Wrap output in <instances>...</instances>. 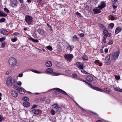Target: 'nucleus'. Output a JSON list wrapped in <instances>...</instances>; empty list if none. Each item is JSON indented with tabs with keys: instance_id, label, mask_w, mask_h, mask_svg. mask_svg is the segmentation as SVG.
Masks as SVG:
<instances>
[{
	"instance_id": "nucleus-46",
	"label": "nucleus",
	"mask_w": 122,
	"mask_h": 122,
	"mask_svg": "<svg viewBox=\"0 0 122 122\" xmlns=\"http://www.w3.org/2000/svg\"><path fill=\"white\" fill-rule=\"evenodd\" d=\"M113 41L112 40H110L109 41V42L107 43L108 44V45H111L113 44Z\"/></svg>"
},
{
	"instance_id": "nucleus-7",
	"label": "nucleus",
	"mask_w": 122,
	"mask_h": 122,
	"mask_svg": "<svg viewBox=\"0 0 122 122\" xmlns=\"http://www.w3.org/2000/svg\"><path fill=\"white\" fill-rule=\"evenodd\" d=\"M64 57L66 59L70 62L73 58V56L72 54H65L64 55Z\"/></svg>"
},
{
	"instance_id": "nucleus-59",
	"label": "nucleus",
	"mask_w": 122,
	"mask_h": 122,
	"mask_svg": "<svg viewBox=\"0 0 122 122\" xmlns=\"http://www.w3.org/2000/svg\"><path fill=\"white\" fill-rule=\"evenodd\" d=\"M99 61H98V60H96L95 61L94 63H95L96 64L97 63H99Z\"/></svg>"
},
{
	"instance_id": "nucleus-33",
	"label": "nucleus",
	"mask_w": 122,
	"mask_h": 122,
	"mask_svg": "<svg viewBox=\"0 0 122 122\" xmlns=\"http://www.w3.org/2000/svg\"><path fill=\"white\" fill-rule=\"evenodd\" d=\"M50 51H51L52 50V47L50 46H47L46 47Z\"/></svg>"
},
{
	"instance_id": "nucleus-31",
	"label": "nucleus",
	"mask_w": 122,
	"mask_h": 122,
	"mask_svg": "<svg viewBox=\"0 0 122 122\" xmlns=\"http://www.w3.org/2000/svg\"><path fill=\"white\" fill-rule=\"evenodd\" d=\"M2 45L1 46V48H3L5 47V41H3L1 42Z\"/></svg>"
},
{
	"instance_id": "nucleus-56",
	"label": "nucleus",
	"mask_w": 122,
	"mask_h": 122,
	"mask_svg": "<svg viewBox=\"0 0 122 122\" xmlns=\"http://www.w3.org/2000/svg\"><path fill=\"white\" fill-rule=\"evenodd\" d=\"M91 112L94 115H97V116H98V115H97V114L95 112H93L92 111H91Z\"/></svg>"
},
{
	"instance_id": "nucleus-24",
	"label": "nucleus",
	"mask_w": 122,
	"mask_h": 122,
	"mask_svg": "<svg viewBox=\"0 0 122 122\" xmlns=\"http://www.w3.org/2000/svg\"><path fill=\"white\" fill-rule=\"evenodd\" d=\"M28 39L29 40H32L35 43H38L39 42V41L38 40L34 39L32 37L29 38Z\"/></svg>"
},
{
	"instance_id": "nucleus-42",
	"label": "nucleus",
	"mask_w": 122,
	"mask_h": 122,
	"mask_svg": "<svg viewBox=\"0 0 122 122\" xmlns=\"http://www.w3.org/2000/svg\"><path fill=\"white\" fill-rule=\"evenodd\" d=\"M110 16L111 18V20H113L115 19V18L113 16V15H110Z\"/></svg>"
},
{
	"instance_id": "nucleus-12",
	"label": "nucleus",
	"mask_w": 122,
	"mask_h": 122,
	"mask_svg": "<svg viewBox=\"0 0 122 122\" xmlns=\"http://www.w3.org/2000/svg\"><path fill=\"white\" fill-rule=\"evenodd\" d=\"M103 34L104 36H105L107 37H110L111 36V33H109L107 30H103Z\"/></svg>"
},
{
	"instance_id": "nucleus-27",
	"label": "nucleus",
	"mask_w": 122,
	"mask_h": 122,
	"mask_svg": "<svg viewBox=\"0 0 122 122\" xmlns=\"http://www.w3.org/2000/svg\"><path fill=\"white\" fill-rule=\"evenodd\" d=\"M83 59L85 61H86L88 60V57L86 55H84L82 57Z\"/></svg>"
},
{
	"instance_id": "nucleus-51",
	"label": "nucleus",
	"mask_w": 122,
	"mask_h": 122,
	"mask_svg": "<svg viewBox=\"0 0 122 122\" xmlns=\"http://www.w3.org/2000/svg\"><path fill=\"white\" fill-rule=\"evenodd\" d=\"M47 26L48 27H49L51 29V31H52L53 30L52 28V27L50 25H49V24H47Z\"/></svg>"
},
{
	"instance_id": "nucleus-3",
	"label": "nucleus",
	"mask_w": 122,
	"mask_h": 122,
	"mask_svg": "<svg viewBox=\"0 0 122 122\" xmlns=\"http://www.w3.org/2000/svg\"><path fill=\"white\" fill-rule=\"evenodd\" d=\"M56 89V91L54 92V94L56 95L58 94L59 93H61L64 95H68L67 93L64 91L59 88H56L51 89V90Z\"/></svg>"
},
{
	"instance_id": "nucleus-34",
	"label": "nucleus",
	"mask_w": 122,
	"mask_h": 122,
	"mask_svg": "<svg viewBox=\"0 0 122 122\" xmlns=\"http://www.w3.org/2000/svg\"><path fill=\"white\" fill-rule=\"evenodd\" d=\"M114 26V24L112 23H111L109 25V27H110V28H112Z\"/></svg>"
},
{
	"instance_id": "nucleus-55",
	"label": "nucleus",
	"mask_w": 122,
	"mask_h": 122,
	"mask_svg": "<svg viewBox=\"0 0 122 122\" xmlns=\"http://www.w3.org/2000/svg\"><path fill=\"white\" fill-rule=\"evenodd\" d=\"M72 76L74 78H76L77 77V76L76 74H72Z\"/></svg>"
},
{
	"instance_id": "nucleus-16",
	"label": "nucleus",
	"mask_w": 122,
	"mask_h": 122,
	"mask_svg": "<svg viewBox=\"0 0 122 122\" xmlns=\"http://www.w3.org/2000/svg\"><path fill=\"white\" fill-rule=\"evenodd\" d=\"M32 111L34 114L35 115H37L39 114V110L38 109H34L32 110Z\"/></svg>"
},
{
	"instance_id": "nucleus-43",
	"label": "nucleus",
	"mask_w": 122,
	"mask_h": 122,
	"mask_svg": "<svg viewBox=\"0 0 122 122\" xmlns=\"http://www.w3.org/2000/svg\"><path fill=\"white\" fill-rule=\"evenodd\" d=\"M5 38L4 37H1V38H0V42L2 41L5 40Z\"/></svg>"
},
{
	"instance_id": "nucleus-10",
	"label": "nucleus",
	"mask_w": 122,
	"mask_h": 122,
	"mask_svg": "<svg viewBox=\"0 0 122 122\" xmlns=\"http://www.w3.org/2000/svg\"><path fill=\"white\" fill-rule=\"evenodd\" d=\"M106 6V4L103 1H101L100 5H98L97 8H99L101 10L103 8H105Z\"/></svg>"
},
{
	"instance_id": "nucleus-50",
	"label": "nucleus",
	"mask_w": 122,
	"mask_h": 122,
	"mask_svg": "<svg viewBox=\"0 0 122 122\" xmlns=\"http://www.w3.org/2000/svg\"><path fill=\"white\" fill-rule=\"evenodd\" d=\"M3 117L0 115V122H1L3 120Z\"/></svg>"
},
{
	"instance_id": "nucleus-18",
	"label": "nucleus",
	"mask_w": 122,
	"mask_h": 122,
	"mask_svg": "<svg viewBox=\"0 0 122 122\" xmlns=\"http://www.w3.org/2000/svg\"><path fill=\"white\" fill-rule=\"evenodd\" d=\"M86 79V80L90 82L92 81L93 79L92 77V76H87Z\"/></svg>"
},
{
	"instance_id": "nucleus-21",
	"label": "nucleus",
	"mask_w": 122,
	"mask_h": 122,
	"mask_svg": "<svg viewBox=\"0 0 122 122\" xmlns=\"http://www.w3.org/2000/svg\"><path fill=\"white\" fill-rule=\"evenodd\" d=\"M23 105L25 107H28L30 106V104L28 102L25 101L23 103Z\"/></svg>"
},
{
	"instance_id": "nucleus-44",
	"label": "nucleus",
	"mask_w": 122,
	"mask_h": 122,
	"mask_svg": "<svg viewBox=\"0 0 122 122\" xmlns=\"http://www.w3.org/2000/svg\"><path fill=\"white\" fill-rule=\"evenodd\" d=\"M50 99H48L46 101V103H49L50 102Z\"/></svg>"
},
{
	"instance_id": "nucleus-45",
	"label": "nucleus",
	"mask_w": 122,
	"mask_h": 122,
	"mask_svg": "<svg viewBox=\"0 0 122 122\" xmlns=\"http://www.w3.org/2000/svg\"><path fill=\"white\" fill-rule=\"evenodd\" d=\"M67 49L68 50H70V51H72L71 47V46L69 45V46L67 48Z\"/></svg>"
},
{
	"instance_id": "nucleus-37",
	"label": "nucleus",
	"mask_w": 122,
	"mask_h": 122,
	"mask_svg": "<svg viewBox=\"0 0 122 122\" xmlns=\"http://www.w3.org/2000/svg\"><path fill=\"white\" fill-rule=\"evenodd\" d=\"M52 75L54 76H56L60 75V74L59 73L54 72L53 73Z\"/></svg>"
},
{
	"instance_id": "nucleus-4",
	"label": "nucleus",
	"mask_w": 122,
	"mask_h": 122,
	"mask_svg": "<svg viewBox=\"0 0 122 122\" xmlns=\"http://www.w3.org/2000/svg\"><path fill=\"white\" fill-rule=\"evenodd\" d=\"M25 20L28 25L31 24L33 22V18L31 16L27 15L25 17Z\"/></svg>"
},
{
	"instance_id": "nucleus-15",
	"label": "nucleus",
	"mask_w": 122,
	"mask_h": 122,
	"mask_svg": "<svg viewBox=\"0 0 122 122\" xmlns=\"http://www.w3.org/2000/svg\"><path fill=\"white\" fill-rule=\"evenodd\" d=\"M18 2L16 0H14L12 3V6L14 7H16L17 5Z\"/></svg>"
},
{
	"instance_id": "nucleus-48",
	"label": "nucleus",
	"mask_w": 122,
	"mask_h": 122,
	"mask_svg": "<svg viewBox=\"0 0 122 122\" xmlns=\"http://www.w3.org/2000/svg\"><path fill=\"white\" fill-rule=\"evenodd\" d=\"M13 34L15 36H18L20 35V33L18 32H15L13 33Z\"/></svg>"
},
{
	"instance_id": "nucleus-49",
	"label": "nucleus",
	"mask_w": 122,
	"mask_h": 122,
	"mask_svg": "<svg viewBox=\"0 0 122 122\" xmlns=\"http://www.w3.org/2000/svg\"><path fill=\"white\" fill-rule=\"evenodd\" d=\"M14 88L16 90H18V89L19 88L17 86H15L14 85V86H13Z\"/></svg>"
},
{
	"instance_id": "nucleus-19",
	"label": "nucleus",
	"mask_w": 122,
	"mask_h": 122,
	"mask_svg": "<svg viewBox=\"0 0 122 122\" xmlns=\"http://www.w3.org/2000/svg\"><path fill=\"white\" fill-rule=\"evenodd\" d=\"M122 30V29L121 28L119 27H117L115 30V33L116 34H118Z\"/></svg>"
},
{
	"instance_id": "nucleus-36",
	"label": "nucleus",
	"mask_w": 122,
	"mask_h": 122,
	"mask_svg": "<svg viewBox=\"0 0 122 122\" xmlns=\"http://www.w3.org/2000/svg\"><path fill=\"white\" fill-rule=\"evenodd\" d=\"M23 100L25 101H28L29 100V98L27 97H24L22 98Z\"/></svg>"
},
{
	"instance_id": "nucleus-40",
	"label": "nucleus",
	"mask_w": 122,
	"mask_h": 122,
	"mask_svg": "<svg viewBox=\"0 0 122 122\" xmlns=\"http://www.w3.org/2000/svg\"><path fill=\"white\" fill-rule=\"evenodd\" d=\"M56 112L53 110V109H52L51 110V113L52 115H54Z\"/></svg>"
},
{
	"instance_id": "nucleus-26",
	"label": "nucleus",
	"mask_w": 122,
	"mask_h": 122,
	"mask_svg": "<svg viewBox=\"0 0 122 122\" xmlns=\"http://www.w3.org/2000/svg\"><path fill=\"white\" fill-rule=\"evenodd\" d=\"M46 72L49 73H52L53 71V70L51 68L47 69L46 70Z\"/></svg>"
},
{
	"instance_id": "nucleus-60",
	"label": "nucleus",
	"mask_w": 122,
	"mask_h": 122,
	"mask_svg": "<svg viewBox=\"0 0 122 122\" xmlns=\"http://www.w3.org/2000/svg\"><path fill=\"white\" fill-rule=\"evenodd\" d=\"M104 51L105 52L107 53V52L108 51V50L107 48H106L105 49Z\"/></svg>"
},
{
	"instance_id": "nucleus-57",
	"label": "nucleus",
	"mask_w": 122,
	"mask_h": 122,
	"mask_svg": "<svg viewBox=\"0 0 122 122\" xmlns=\"http://www.w3.org/2000/svg\"><path fill=\"white\" fill-rule=\"evenodd\" d=\"M119 88L117 87H116L114 88V90L116 91H119Z\"/></svg>"
},
{
	"instance_id": "nucleus-25",
	"label": "nucleus",
	"mask_w": 122,
	"mask_h": 122,
	"mask_svg": "<svg viewBox=\"0 0 122 122\" xmlns=\"http://www.w3.org/2000/svg\"><path fill=\"white\" fill-rule=\"evenodd\" d=\"M72 39L73 41H78V38L77 37L76 35L72 37Z\"/></svg>"
},
{
	"instance_id": "nucleus-30",
	"label": "nucleus",
	"mask_w": 122,
	"mask_h": 122,
	"mask_svg": "<svg viewBox=\"0 0 122 122\" xmlns=\"http://www.w3.org/2000/svg\"><path fill=\"white\" fill-rule=\"evenodd\" d=\"M107 38V37L105 36H104L103 37V42L105 43H107V42L106 41V39Z\"/></svg>"
},
{
	"instance_id": "nucleus-32",
	"label": "nucleus",
	"mask_w": 122,
	"mask_h": 122,
	"mask_svg": "<svg viewBox=\"0 0 122 122\" xmlns=\"http://www.w3.org/2000/svg\"><path fill=\"white\" fill-rule=\"evenodd\" d=\"M31 71H32L34 72H35V73H37V74H40L41 73V72H39L38 71H37L36 70H33V69H32L31 70Z\"/></svg>"
},
{
	"instance_id": "nucleus-8",
	"label": "nucleus",
	"mask_w": 122,
	"mask_h": 122,
	"mask_svg": "<svg viewBox=\"0 0 122 122\" xmlns=\"http://www.w3.org/2000/svg\"><path fill=\"white\" fill-rule=\"evenodd\" d=\"M12 78L11 76L8 77L6 80V85L7 86H11L12 85Z\"/></svg>"
},
{
	"instance_id": "nucleus-5",
	"label": "nucleus",
	"mask_w": 122,
	"mask_h": 122,
	"mask_svg": "<svg viewBox=\"0 0 122 122\" xmlns=\"http://www.w3.org/2000/svg\"><path fill=\"white\" fill-rule=\"evenodd\" d=\"M120 54V52L119 51H117L112 54V60L115 61L117 60Z\"/></svg>"
},
{
	"instance_id": "nucleus-63",
	"label": "nucleus",
	"mask_w": 122,
	"mask_h": 122,
	"mask_svg": "<svg viewBox=\"0 0 122 122\" xmlns=\"http://www.w3.org/2000/svg\"><path fill=\"white\" fill-rule=\"evenodd\" d=\"M98 64H99V65L100 66H102V64L101 62H99V63H98Z\"/></svg>"
},
{
	"instance_id": "nucleus-23",
	"label": "nucleus",
	"mask_w": 122,
	"mask_h": 122,
	"mask_svg": "<svg viewBox=\"0 0 122 122\" xmlns=\"http://www.w3.org/2000/svg\"><path fill=\"white\" fill-rule=\"evenodd\" d=\"M7 16V15L4 12H2L0 10V16L1 17H5Z\"/></svg>"
},
{
	"instance_id": "nucleus-28",
	"label": "nucleus",
	"mask_w": 122,
	"mask_h": 122,
	"mask_svg": "<svg viewBox=\"0 0 122 122\" xmlns=\"http://www.w3.org/2000/svg\"><path fill=\"white\" fill-rule=\"evenodd\" d=\"M52 106H55V107H54V108L55 109H57V108H58V109H59L60 108H61V107H58V106L57 104H54L53 105H52Z\"/></svg>"
},
{
	"instance_id": "nucleus-20",
	"label": "nucleus",
	"mask_w": 122,
	"mask_h": 122,
	"mask_svg": "<svg viewBox=\"0 0 122 122\" xmlns=\"http://www.w3.org/2000/svg\"><path fill=\"white\" fill-rule=\"evenodd\" d=\"M101 10L100 9H94L93 10L94 13L96 14L100 13L101 12Z\"/></svg>"
},
{
	"instance_id": "nucleus-47",
	"label": "nucleus",
	"mask_w": 122,
	"mask_h": 122,
	"mask_svg": "<svg viewBox=\"0 0 122 122\" xmlns=\"http://www.w3.org/2000/svg\"><path fill=\"white\" fill-rule=\"evenodd\" d=\"M17 84L19 86H21V85L22 83L21 81H19L17 82Z\"/></svg>"
},
{
	"instance_id": "nucleus-62",
	"label": "nucleus",
	"mask_w": 122,
	"mask_h": 122,
	"mask_svg": "<svg viewBox=\"0 0 122 122\" xmlns=\"http://www.w3.org/2000/svg\"><path fill=\"white\" fill-rule=\"evenodd\" d=\"M118 0H114V1L113 2V3L114 4H115L116 3V2Z\"/></svg>"
},
{
	"instance_id": "nucleus-13",
	"label": "nucleus",
	"mask_w": 122,
	"mask_h": 122,
	"mask_svg": "<svg viewBox=\"0 0 122 122\" xmlns=\"http://www.w3.org/2000/svg\"><path fill=\"white\" fill-rule=\"evenodd\" d=\"M105 61L107 65H108L110 64V61L109 56H108L106 57Z\"/></svg>"
},
{
	"instance_id": "nucleus-22",
	"label": "nucleus",
	"mask_w": 122,
	"mask_h": 122,
	"mask_svg": "<svg viewBox=\"0 0 122 122\" xmlns=\"http://www.w3.org/2000/svg\"><path fill=\"white\" fill-rule=\"evenodd\" d=\"M18 92L20 94H24L25 93L24 91L22 88H19L18 89Z\"/></svg>"
},
{
	"instance_id": "nucleus-9",
	"label": "nucleus",
	"mask_w": 122,
	"mask_h": 122,
	"mask_svg": "<svg viewBox=\"0 0 122 122\" xmlns=\"http://www.w3.org/2000/svg\"><path fill=\"white\" fill-rule=\"evenodd\" d=\"M77 67L80 69H83L84 64L79 62H77L75 64Z\"/></svg>"
},
{
	"instance_id": "nucleus-61",
	"label": "nucleus",
	"mask_w": 122,
	"mask_h": 122,
	"mask_svg": "<svg viewBox=\"0 0 122 122\" xmlns=\"http://www.w3.org/2000/svg\"><path fill=\"white\" fill-rule=\"evenodd\" d=\"M80 36L82 37H83L84 36V35L83 33L80 34Z\"/></svg>"
},
{
	"instance_id": "nucleus-41",
	"label": "nucleus",
	"mask_w": 122,
	"mask_h": 122,
	"mask_svg": "<svg viewBox=\"0 0 122 122\" xmlns=\"http://www.w3.org/2000/svg\"><path fill=\"white\" fill-rule=\"evenodd\" d=\"M115 79L117 80H119L120 78V77L119 76L115 75Z\"/></svg>"
},
{
	"instance_id": "nucleus-64",
	"label": "nucleus",
	"mask_w": 122,
	"mask_h": 122,
	"mask_svg": "<svg viewBox=\"0 0 122 122\" xmlns=\"http://www.w3.org/2000/svg\"><path fill=\"white\" fill-rule=\"evenodd\" d=\"M96 122H102L101 120H97Z\"/></svg>"
},
{
	"instance_id": "nucleus-11",
	"label": "nucleus",
	"mask_w": 122,
	"mask_h": 122,
	"mask_svg": "<svg viewBox=\"0 0 122 122\" xmlns=\"http://www.w3.org/2000/svg\"><path fill=\"white\" fill-rule=\"evenodd\" d=\"M10 93L12 96L15 97H16L18 96L17 92L14 90H11L10 91Z\"/></svg>"
},
{
	"instance_id": "nucleus-52",
	"label": "nucleus",
	"mask_w": 122,
	"mask_h": 122,
	"mask_svg": "<svg viewBox=\"0 0 122 122\" xmlns=\"http://www.w3.org/2000/svg\"><path fill=\"white\" fill-rule=\"evenodd\" d=\"M76 14L78 16H79V17H81V14L79 13L78 12H77L76 13Z\"/></svg>"
},
{
	"instance_id": "nucleus-39",
	"label": "nucleus",
	"mask_w": 122,
	"mask_h": 122,
	"mask_svg": "<svg viewBox=\"0 0 122 122\" xmlns=\"http://www.w3.org/2000/svg\"><path fill=\"white\" fill-rule=\"evenodd\" d=\"M5 19L4 18H2L0 19V22H4L5 21Z\"/></svg>"
},
{
	"instance_id": "nucleus-35",
	"label": "nucleus",
	"mask_w": 122,
	"mask_h": 122,
	"mask_svg": "<svg viewBox=\"0 0 122 122\" xmlns=\"http://www.w3.org/2000/svg\"><path fill=\"white\" fill-rule=\"evenodd\" d=\"M81 72L82 73H85L86 74H87L88 73L86 71H85L83 69H81Z\"/></svg>"
},
{
	"instance_id": "nucleus-14",
	"label": "nucleus",
	"mask_w": 122,
	"mask_h": 122,
	"mask_svg": "<svg viewBox=\"0 0 122 122\" xmlns=\"http://www.w3.org/2000/svg\"><path fill=\"white\" fill-rule=\"evenodd\" d=\"M0 33L5 35H8L9 34L8 31L5 29L0 30Z\"/></svg>"
},
{
	"instance_id": "nucleus-58",
	"label": "nucleus",
	"mask_w": 122,
	"mask_h": 122,
	"mask_svg": "<svg viewBox=\"0 0 122 122\" xmlns=\"http://www.w3.org/2000/svg\"><path fill=\"white\" fill-rule=\"evenodd\" d=\"M23 76V74L22 73H21L18 76L20 77H22Z\"/></svg>"
},
{
	"instance_id": "nucleus-2",
	"label": "nucleus",
	"mask_w": 122,
	"mask_h": 122,
	"mask_svg": "<svg viewBox=\"0 0 122 122\" xmlns=\"http://www.w3.org/2000/svg\"><path fill=\"white\" fill-rule=\"evenodd\" d=\"M16 62L17 61L16 59L14 57H12L9 60L8 65L9 67H13L16 65Z\"/></svg>"
},
{
	"instance_id": "nucleus-1",
	"label": "nucleus",
	"mask_w": 122,
	"mask_h": 122,
	"mask_svg": "<svg viewBox=\"0 0 122 122\" xmlns=\"http://www.w3.org/2000/svg\"><path fill=\"white\" fill-rule=\"evenodd\" d=\"M91 88L95 90L100 92H104L107 93H108L111 91V90L108 87H105L104 88V90L106 91L104 92L102 89L98 87L94 86L92 85L91 86Z\"/></svg>"
},
{
	"instance_id": "nucleus-17",
	"label": "nucleus",
	"mask_w": 122,
	"mask_h": 122,
	"mask_svg": "<svg viewBox=\"0 0 122 122\" xmlns=\"http://www.w3.org/2000/svg\"><path fill=\"white\" fill-rule=\"evenodd\" d=\"M45 65L46 66L50 67L52 66V63L51 61H47Z\"/></svg>"
},
{
	"instance_id": "nucleus-29",
	"label": "nucleus",
	"mask_w": 122,
	"mask_h": 122,
	"mask_svg": "<svg viewBox=\"0 0 122 122\" xmlns=\"http://www.w3.org/2000/svg\"><path fill=\"white\" fill-rule=\"evenodd\" d=\"M11 40L12 42H15L17 40V38L16 37H15L14 38H12Z\"/></svg>"
},
{
	"instance_id": "nucleus-6",
	"label": "nucleus",
	"mask_w": 122,
	"mask_h": 122,
	"mask_svg": "<svg viewBox=\"0 0 122 122\" xmlns=\"http://www.w3.org/2000/svg\"><path fill=\"white\" fill-rule=\"evenodd\" d=\"M37 31L39 35L42 36H45L46 34V31L41 28H39L37 30Z\"/></svg>"
},
{
	"instance_id": "nucleus-38",
	"label": "nucleus",
	"mask_w": 122,
	"mask_h": 122,
	"mask_svg": "<svg viewBox=\"0 0 122 122\" xmlns=\"http://www.w3.org/2000/svg\"><path fill=\"white\" fill-rule=\"evenodd\" d=\"M4 11L6 13H9V12L10 11L9 10L7 9L6 7L4 9Z\"/></svg>"
},
{
	"instance_id": "nucleus-54",
	"label": "nucleus",
	"mask_w": 122,
	"mask_h": 122,
	"mask_svg": "<svg viewBox=\"0 0 122 122\" xmlns=\"http://www.w3.org/2000/svg\"><path fill=\"white\" fill-rule=\"evenodd\" d=\"M37 105L35 104H34L32 106V108H33L36 107H37Z\"/></svg>"
},
{
	"instance_id": "nucleus-53",
	"label": "nucleus",
	"mask_w": 122,
	"mask_h": 122,
	"mask_svg": "<svg viewBox=\"0 0 122 122\" xmlns=\"http://www.w3.org/2000/svg\"><path fill=\"white\" fill-rule=\"evenodd\" d=\"M99 25L100 27L102 28H103L104 26L103 25L101 24H99Z\"/></svg>"
}]
</instances>
